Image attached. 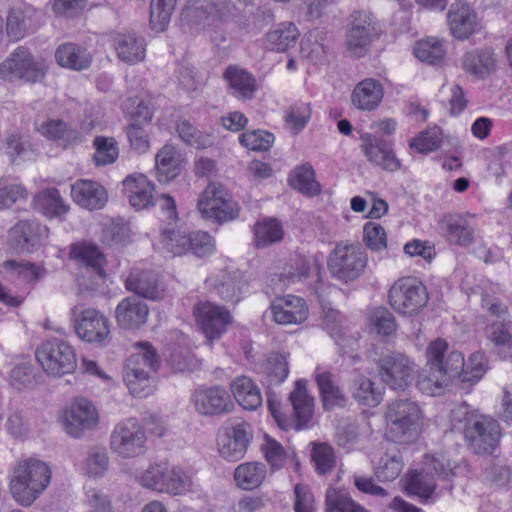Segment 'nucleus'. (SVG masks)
Returning a JSON list of instances; mask_svg holds the SVG:
<instances>
[{
    "label": "nucleus",
    "mask_w": 512,
    "mask_h": 512,
    "mask_svg": "<svg viewBox=\"0 0 512 512\" xmlns=\"http://www.w3.org/2000/svg\"><path fill=\"white\" fill-rule=\"evenodd\" d=\"M350 28L346 35L348 51L355 57L363 56L370 45L374 32L371 15L367 12L357 11L352 14Z\"/></svg>",
    "instance_id": "aec40b11"
},
{
    "label": "nucleus",
    "mask_w": 512,
    "mask_h": 512,
    "mask_svg": "<svg viewBox=\"0 0 512 512\" xmlns=\"http://www.w3.org/2000/svg\"><path fill=\"white\" fill-rule=\"evenodd\" d=\"M55 58L60 66L76 71L87 69L92 62L91 54L74 43L60 45L56 49Z\"/></svg>",
    "instance_id": "c9c22d12"
},
{
    "label": "nucleus",
    "mask_w": 512,
    "mask_h": 512,
    "mask_svg": "<svg viewBox=\"0 0 512 512\" xmlns=\"http://www.w3.org/2000/svg\"><path fill=\"white\" fill-rule=\"evenodd\" d=\"M41 25V13L27 3L11 7L6 16V34L10 41L17 42L34 33Z\"/></svg>",
    "instance_id": "2eb2a0df"
},
{
    "label": "nucleus",
    "mask_w": 512,
    "mask_h": 512,
    "mask_svg": "<svg viewBox=\"0 0 512 512\" xmlns=\"http://www.w3.org/2000/svg\"><path fill=\"white\" fill-rule=\"evenodd\" d=\"M75 203L88 210H98L105 206L108 195L102 185L91 180H78L71 187Z\"/></svg>",
    "instance_id": "bb28decb"
},
{
    "label": "nucleus",
    "mask_w": 512,
    "mask_h": 512,
    "mask_svg": "<svg viewBox=\"0 0 512 512\" xmlns=\"http://www.w3.org/2000/svg\"><path fill=\"white\" fill-rule=\"evenodd\" d=\"M125 287L128 291L150 300L160 299L164 295L158 275L150 270H132L125 280Z\"/></svg>",
    "instance_id": "393cba45"
},
{
    "label": "nucleus",
    "mask_w": 512,
    "mask_h": 512,
    "mask_svg": "<svg viewBox=\"0 0 512 512\" xmlns=\"http://www.w3.org/2000/svg\"><path fill=\"white\" fill-rule=\"evenodd\" d=\"M191 233L181 228H165L161 233L163 248L173 256H181L189 252Z\"/></svg>",
    "instance_id": "37998d69"
},
{
    "label": "nucleus",
    "mask_w": 512,
    "mask_h": 512,
    "mask_svg": "<svg viewBox=\"0 0 512 512\" xmlns=\"http://www.w3.org/2000/svg\"><path fill=\"white\" fill-rule=\"evenodd\" d=\"M383 94V87L378 81L366 78L355 86L351 94V102L359 110L371 111L378 107Z\"/></svg>",
    "instance_id": "c85d7f7f"
},
{
    "label": "nucleus",
    "mask_w": 512,
    "mask_h": 512,
    "mask_svg": "<svg viewBox=\"0 0 512 512\" xmlns=\"http://www.w3.org/2000/svg\"><path fill=\"white\" fill-rule=\"evenodd\" d=\"M231 392L237 403L246 410H256L262 404L258 386L247 376L236 377L230 384Z\"/></svg>",
    "instance_id": "473e14b6"
},
{
    "label": "nucleus",
    "mask_w": 512,
    "mask_h": 512,
    "mask_svg": "<svg viewBox=\"0 0 512 512\" xmlns=\"http://www.w3.org/2000/svg\"><path fill=\"white\" fill-rule=\"evenodd\" d=\"M193 313L197 324L210 342L220 338L232 319L227 309L211 302H199Z\"/></svg>",
    "instance_id": "dca6fc26"
},
{
    "label": "nucleus",
    "mask_w": 512,
    "mask_h": 512,
    "mask_svg": "<svg viewBox=\"0 0 512 512\" xmlns=\"http://www.w3.org/2000/svg\"><path fill=\"white\" fill-rule=\"evenodd\" d=\"M35 356L43 370L53 377L71 374L77 367V356L73 347L58 338L42 342L36 349Z\"/></svg>",
    "instance_id": "423d86ee"
},
{
    "label": "nucleus",
    "mask_w": 512,
    "mask_h": 512,
    "mask_svg": "<svg viewBox=\"0 0 512 512\" xmlns=\"http://www.w3.org/2000/svg\"><path fill=\"white\" fill-rule=\"evenodd\" d=\"M163 479L158 492L180 495L187 491L189 478L184 472L174 466L164 464Z\"/></svg>",
    "instance_id": "de8ad7c7"
},
{
    "label": "nucleus",
    "mask_w": 512,
    "mask_h": 512,
    "mask_svg": "<svg viewBox=\"0 0 512 512\" xmlns=\"http://www.w3.org/2000/svg\"><path fill=\"white\" fill-rule=\"evenodd\" d=\"M130 146L137 153H146L150 148L149 134L141 123L131 122L126 128Z\"/></svg>",
    "instance_id": "338daca9"
},
{
    "label": "nucleus",
    "mask_w": 512,
    "mask_h": 512,
    "mask_svg": "<svg viewBox=\"0 0 512 512\" xmlns=\"http://www.w3.org/2000/svg\"><path fill=\"white\" fill-rule=\"evenodd\" d=\"M32 206L46 217H60L69 211V206L56 188H47L34 195Z\"/></svg>",
    "instance_id": "e433bc0d"
},
{
    "label": "nucleus",
    "mask_w": 512,
    "mask_h": 512,
    "mask_svg": "<svg viewBox=\"0 0 512 512\" xmlns=\"http://www.w3.org/2000/svg\"><path fill=\"white\" fill-rule=\"evenodd\" d=\"M240 143L254 151H266L274 142V135L264 130L246 131L239 137Z\"/></svg>",
    "instance_id": "052dcab7"
},
{
    "label": "nucleus",
    "mask_w": 512,
    "mask_h": 512,
    "mask_svg": "<svg viewBox=\"0 0 512 512\" xmlns=\"http://www.w3.org/2000/svg\"><path fill=\"white\" fill-rule=\"evenodd\" d=\"M49 230L37 220H21L9 231V241L18 253H31L47 239Z\"/></svg>",
    "instance_id": "f3484780"
},
{
    "label": "nucleus",
    "mask_w": 512,
    "mask_h": 512,
    "mask_svg": "<svg viewBox=\"0 0 512 512\" xmlns=\"http://www.w3.org/2000/svg\"><path fill=\"white\" fill-rule=\"evenodd\" d=\"M377 365L382 381L393 390H404L414 379L415 363L404 353H383Z\"/></svg>",
    "instance_id": "9b49d317"
},
{
    "label": "nucleus",
    "mask_w": 512,
    "mask_h": 512,
    "mask_svg": "<svg viewBox=\"0 0 512 512\" xmlns=\"http://www.w3.org/2000/svg\"><path fill=\"white\" fill-rule=\"evenodd\" d=\"M136 348L137 352L126 360L123 380L133 396L146 397L154 389L151 374L159 367V357L148 342L136 343Z\"/></svg>",
    "instance_id": "20e7f679"
},
{
    "label": "nucleus",
    "mask_w": 512,
    "mask_h": 512,
    "mask_svg": "<svg viewBox=\"0 0 512 512\" xmlns=\"http://www.w3.org/2000/svg\"><path fill=\"white\" fill-rule=\"evenodd\" d=\"M447 237L451 243L467 246L474 240L473 229L459 218L449 217L445 220Z\"/></svg>",
    "instance_id": "864d4df0"
},
{
    "label": "nucleus",
    "mask_w": 512,
    "mask_h": 512,
    "mask_svg": "<svg viewBox=\"0 0 512 512\" xmlns=\"http://www.w3.org/2000/svg\"><path fill=\"white\" fill-rule=\"evenodd\" d=\"M251 439L252 433L245 423L221 427L217 434L218 446L222 448H247Z\"/></svg>",
    "instance_id": "79ce46f5"
},
{
    "label": "nucleus",
    "mask_w": 512,
    "mask_h": 512,
    "mask_svg": "<svg viewBox=\"0 0 512 512\" xmlns=\"http://www.w3.org/2000/svg\"><path fill=\"white\" fill-rule=\"evenodd\" d=\"M289 401L293 408L291 418H285L280 412L279 405L269 400L268 407L272 416L284 429L293 428L299 431L306 428L313 416L314 399L308 395L304 379L296 381L295 388L289 395Z\"/></svg>",
    "instance_id": "6e6552de"
},
{
    "label": "nucleus",
    "mask_w": 512,
    "mask_h": 512,
    "mask_svg": "<svg viewBox=\"0 0 512 512\" xmlns=\"http://www.w3.org/2000/svg\"><path fill=\"white\" fill-rule=\"evenodd\" d=\"M445 53L442 41L434 37L417 42L414 48L416 58L431 65L440 63Z\"/></svg>",
    "instance_id": "09e8293b"
},
{
    "label": "nucleus",
    "mask_w": 512,
    "mask_h": 512,
    "mask_svg": "<svg viewBox=\"0 0 512 512\" xmlns=\"http://www.w3.org/2000/svg\"><path fill=\"white\" fill-rule=\"evenodd\" d=\"M389 304L398 313L413 315L428 302L425 286L413 278H401L394 282L388 293Z\"/></svg>",
    "instance_id": "9d476101"
},
{
    "label": "nucleus",
    "mask_w": 512,
    "mask_h": 512,
    "mask_svg": "<svg viewBox=\"0 0 512 512\" xmlns=\"http://www.w3.org/2000/svg\"><path fill=\"white\" fill-rule=\"evenodd\" d=\"M0 73L4 78L16 77L35 83L44 78L45 69L41 63L34 60L26 48L18 47L1 63Z\"/></svg>",
    "instance_id": "4468645a"
},
{
    "label": "nucleus",
    "mask_w": 512,
    "mask_h": 512,
    "mask_svg": "<svg viewBox=\"0 0 512 512\" xmlns=\"http://www.w3.org/2000/svg\"><path fill=\"white\" fill-rule=\"evenodd\" d=\"M123 192L136 210L146 209L154 204V185L143 174L128 175L122 182Z\"/></svg>",
    "instance_id": "cd10ccee"
},
{
    "label": "nucleus",
    "mask_w": 512,
    "mask_h": 512,
    "mask_svg": "<svg viewBox=\"0 0 512 512\" xmlns=\"http://www.w3.org/2000/svg\"><path fill=\"white\" fill-rule=\"evenodd\" d=\"M488 339L497 348L512 351V327L509 322H494L488 327Z\"/></svg>",
    "instance_id": "69168bd1"
},
{
    "label": "nucleus",
    "mask_w": 512,
    "mask_h": 512,
    "mask_svg": "<svg viewBox=\"0 0 512 512\" xmlns=\"http://www.w3.org/2000/svg\"><path fill=\"white\" fill-rule=\"evenodd\" d=\"M366 265L367 255L360 246L342 243L336 244L327 260L332 277L343 282L357 279Z\"/></svg>",
    "instance_id": "1a4fd4ad"
},
{
    "label": "nucleus",
    "mask_w": 512,
    "mask_h": 512,
    "mask_svg": "<svg viewBox=\"0 0 512 512\" xmlns=\"http://www.w3.org/2000/svg\"><path fill=\"white\" fill-rule=\"evenodd\" d=\"M74 314V329L81 340L100 345L109 342V321L103 313L94 308H83Z\"/></svg>",
    "instance_id": "f8f14e48"
},
{
    "label": "nucleus",
    "mask_w": 512,
    "mask_h": 512,
    "mask_svg": "<svg viewBox=\"0 0 512 512\" xmlns=\"http://www.w3.org/2000/svg\"><path fill=\"white\" fill-rule=\"evenodd\" d=\"M182 157L171 144L164 145L155 156V165L160 182H169L176 178L181 171Z\"/></svg>",
    "instance_id": "2f4dec72"
},
{
    "label": "nucleus",
    "mask_w": 512,
    "mask_h": 512,
    "mask_svg": "<svg viewBox=\"0 0 512 512\" xmlns=\"http://www.w3.org/2000/svg\"><path fill=\"white\" fill-rule=\"evenodd\" d=\"M223 78L227 82L232 94L241 99H251L257 89L253 75L237 66H228Z\"/></svg>",
    "instance_id": "72a5a7b5"
},
{
    "label": "nucleus",
    "mask_w": 512,
    "mask_h": 512,
    "mask_svg": "<svg viewBox=\"0 0 512 512\" xmlns=\"http://www.w3.org/2000/svg\"><path fill=\"white\" fill-rule=\"evenodd\" d=\"M51 474L43 461L30 458L18 463L9 483L12 497L20 505L30 506L49 485Z\"/></svg>",
    "instance_id": "7ed1b4c3"
},
{
    "label": "nucleus",
    "mask_w": 512,
    "mask_h": 512,
    "mask_svg": "<svg viewBox=\"0 0 512 512\" xmlns=\"http://www.w3.org/2000/svg\"><path fill=\"white\" fill-rule=\"evenodd\" d=\"M353 399L367 407H376L382 401L381 390L369 378L357 376L349 386Z\"/></svg>",
    "instance_id": "ea45409f"
},
{
    "label": "nucleus",
    "mask_w": 512,
    "mask_h": 512,
    "mask_svg": "<svg viewBox=\"0 0 512 512\" xmlns=\"http://www.w3.org/2000/svg\"><path fill=\"white\" fill-rule=\"evenodd\" d=\"M191 401L195 410L206 416L230 412L234 406L229 393L218 385L195 390Z\"/></svg>",
    "instance_id": "a211bd4d"
},
{
    "label": "nucleus",
    "mask_w": 512,
    "mask_h": 512,
    "mask_svg": "<svg viewBox=\"0 0 512 512\" xmlns=\"http://www.w3.org/2000/svg\"><path fill=\"white\" fill-rule=\"evenodd\" d=\"M266 373L270 385L281 384L289 373L286 356L279 353L272 354L268 359Z\"/></svg>",
    "instance_id": "0e129e2a"
},
{
    "label": "nucleus",
    "mask_w": 512,
    "mask_h": 512,
    "mask_svg": "<svg viewBox=\"0 0 512 512\" xmlns=\"http://www.w3.org/2000/svg\"><path fill=\"white\" fill-rule=\"evenodd\" d=\"M378 456L373 457L374 473L379 481H392L402 471L403 459L400 450H380Z\"/></svg>",
    "instance_id": "58836bf2"
},
{
    "label": "nucleus",
    "mask_w": 512,
    "mask_h": 512,
    "mask_svg": "<svg viewBox=\"0 0 512 512\" xmlns=\"http://www.w3.org/2000/svg\"><path fill=\"white\" fill-rule=\"evenodd\" d=\"M310 117V104L299 102L290 106L286 111L285 122L294 133H298L304 129Z\"/></svg>",
    "instance_id": "bf43d9fd"
},
{
    "label": "nucleus",
    "mask_w": 512,
    "mask_h": 512,
    "mask_svg": "<svg viewBox=\"0 0 512 512\" xmlns=\"http://www.w3.org/2000/svg\"><path fill=\"white\" fill-rule=\"evenodd\" d=\"M271 312L274 321L280 325L301 324L309 315L304 299L294 295L276 299L271 305Z\"/></svg>",
    "instance_id": "5701e85b"
},
{
    "label": "nucleus",
    "mask_w": 512,
    "mask_h": 512,
    "mask_svg": "<svg viewBox=\"0 0 512 512\" xmlns=\"http://www.w3.org/2000/svg\"><path fill=\"white\" fill-rule=\"evenodd\" d=\"M254 235L256 246L265 247L282 240L283 229L276 219H265L255 224Z\"/></svg>",
    "instance_id": "8fccbe9b"
},
{
    "label": "nucleus",
    "mask_w": 512,
    "mask_h": 512,
    "mask_svg": "<svg viewBox=\"0 0 512 512\" xmlns=\"http://www.w3.org/2000/svg\"><path fill=\"white\" fill-rule=\"evenodd\" d=\"M462 67L470 75L485 78L496 68L495 54L490 48L468 51L463 55Z\"/></svg>",
    "instance_id": "c756f323"
},
{
    "label": "nucleus",
    "mask_w": 512,
    "mask_h": 512,
    "mask_svg": "<svg viewBox=\"0 0 512 512\" xmlns=\"http://www.w3.org/2000/svg\"><path fill=\"white\" fill-rule=\"evenodd\" d=\"M96 152L94 161L97 165H108L116 161L119 155L118 145L114 138L98 136L94 140Z\"/></svg>",
    "instance_id": "5fc2aeb1"
},
{
    "label": "nucleus",
    "mask_w": 512,
    "mask_h": 512,
    "mask_svg": "<svg viewBox=\"0 0 512 512\" xmlns=\"http://www.w3.org/2000/svg\"><path fill=\"white\" fill-rule=\"evenodd\" d=\"M317 383L323 407L332 410L336 407H344L346 397L334 380V375L328 371L316 372Z\"/></svg>",
    "instance_id": "f704fd0d"
},
{
    "label": "nucleus",
    "mask_w": 512,
    "mask_h": 512,
    "mask_svg": "<svg viewBox=\"0 0 512 512\" xmlns=\"http://www.w3.org/2000/svg\"><path fill=\"white\" fill-rule=\"evenodd\" d=\"M114 46L118 58L127 64H135L145 58V40L135 33L118 34Z\"/></svg>",
    "instance_id": "7c9ffc66"
},
{
    "label": "nucleus",
    "mask_w": 512,
    "mask_h": 512,
    "mask_svg": "<svg viewBox=\"0 0 512 512\" xmlns=\"http://www.w3.org/2000/svg\"><path fill=\"white\" fill-rule=\"evenodd\" d=\"M288 182L291 187L307 196H316L321 191L320 184L315 179V171L308 163L296 167Z\"/></svg>",
    "instance_id": "a19ab883"
},
{
    "label": "nucleus",
    "mask_w": 512,
    "mask_h": 512,
    "mask_svg": "<svg viewBox=\"0 0 512 512\" xmlns=\"http://www.w3.org/2000/svg\"><path fill=\"white\" fill-rule=\"evenodd\" d=\"M39 130L44 136L57 141L63 147L75 143L79 137L75 129L61 120H50L43 123Z\"/></svg>",
    "instance_id": "49530a36"
},
{
    "label": "nucleus",
    "mask_w": 512,
    "mask_h": 512,
    "mask_svg": "<svg viewBox=\"0 0 512 512\" xmlns=\"http://www.w3.org/2000/svg\"><path fill=\"white\" fill-rule=\"evenodd\" d=\"M109 459L103 450L91 453L83 462L82 470L89 477H101L108 468Z\"/></svg>",
    "instance_id": "774afa93"
},
{
    "label": "nucleus",
    "mask_w": 512,
    "mask_h": 512,
    "mask_svg": "<svg viewBox=\"0 0 512 512\" xmlns=\"http://www.w3.org/2000/svg\"><path fill=\"white\" fill-rule=\"evenodd\" d=\"M385 418L387 438L394 443L407 445L417 438L423 416L417 402L399 399L387 406Z\"/></svg>",
    "instance_id": "39448f33"
},
{
    "label": "nucleus",
    "mask_w": 512,
    "mask_h": 512,
    "mask_svg": "<svg viewBox=\"0 0 512 512\" xmlns=\"http://www.w3.org/2000/svg\"><path fill=\"white\" fill-rule=\"evenodd\" d=\"M177 133L180 139L187 145L196 149L205 148L210 145V138L208 135L203 134L197 130L187 120H182L177 124Z\"/></svg>",
    "instance_id": "4d7b16f0"
},
{
    "label": "nucleus",
    "mask_w": 512,
    "mask_h": 512,
    "mask_svg": "<svg viewBox=\"0 0 512 512\" xmlns=\"http://www.w3.org/2000/svg\"><path fill=\"white\" fill-rule=\"evenodd\" d=\"M176 0H151L150 25L153 30L161 32L168 26L175 9Z\"/></svg>",
    "instance_id": "3c124183"
},
{
    "label": "nucleus",
    "mask_w": 512,
    "mask_h": 512,
    "mask_svg": "<svg viewBox=\"0 0 512 512\" xmlns=\"http://www.w3.org/2000/svg\"><path fill=\"white\" fill-rule=\"evenodd\" d=\"M371 322L379 335L389 337L396 332L395 317L385 307H377L371 312Z\"/></svg>",
    "instance_id": "680f3d73"
},
{
    "label": "nucleus",
    "mask_w": 512,
    "mask_h": 512,
    "mask_svg": "<svg viewBox=\"0 0 512 512\" xmlns=\"http://www.w3.org/2000/svg\"><path fill=\"white\" fill-rule=\"evenodd\" d=\"M300 33L292 22L282 23L266 35L267 43L271 49L277 51H286L287 48L294 45Z\"/></svg>",
    "instance_id": "a18cd8bd"
},
{
    "label": "nucleus",
    "mask_w": 512,
    "mask_h": 512,
    "mask_svg": "<svg viewBox=\"0 0 512 512\" xmlns=\"http://www.w3.org/2000/svg\"><path fill=\"white\" fill-rule=\"evenodd\" d=\"M148 305L137 297L122 299L115 309L118 326L125 330H137L143 327L149 316Z\"/></svg>",
    "instance_id": "4be33fe9"
},
{
    "label": "nucleus",
    "mask_w": 512,
    "mask_h": 512,
    "mask_svg": "<svg viewBox=\"0 0 512 512\" xmlns=\"http://www.w3.org/2000/svg\"><path fill=\"white\" fill-rule=\"evenodd\" d=\"M425 464L431 467L442 479L454 476V470L457 467L456 462L451 459L448 450H436L433 454H426Z\"/></svg>",
    "instance_id": "603ef678"
},
{
    "label": "nucleus",
    "mask_w": 512,
    "mask_h": 512,
    "mask_svg": "<svg viewBox=\"0 0 512 512\" xmlns=\"http://www.w3.org/2000/svg\"><path fill=\"white\" fill-rule=\"evenodd\" d=\"M144 442L145 433L134 418H130L127 422L118 424L111 435V444L115 448L121 446L141 448Z\"/></svg>",
    "instance_id": "4c0bfd02"
},
{
    "label": "nucleus",
    "mask_w": 512,
    "mask_h": 512,
    "mask_svg": "<svg viewBox=\"0 0 512 512\" xmlns=\"http://www.w3.org/2000/svg\"><path fill=\"white\" fill-rule=\"evenodd\" d=\"M427 369L417 380L419 390L427 395H440L449 381L465 367L464 357L458 351H448V343L441 338L432 341L426 350Z\"/></svg>",
    "instance_id": "f257e3e1"
},
{
    "label": "nucleus",
    "mask_w": 512,
    "mask_h": 512,
    "mask_svg": "<svg viewBox=\"0 0 512 512\" xmlns=\"http://www.w3.org/2000/svg\"><path fill=\"white\" fill-rule=\"evenodd\" d=\"M442 142V130L438 126L428 128L426 131L414 138L410 147L415 148L420 153H428L438 149Z\"/></svg>",
    "instance_id": "13d9d810"
},
{
    "label": "nucleus",
    "mask_w": 512,
    "mask_h": 512,
    "mask_svg": "<svg viewBox=\"0 0 512 512\" xmlns=\"http://www.w3.org/2000/svg\"><path fill=\"white\" fill-rule=\"evenodd\" d=\"M206 285L210 290L215 291L221 299L234 305L241 299L246 280L240 271L222 270L207 278Z\"/></svg>",
    "instance_id": "412c9836"
},
{
    "label": "nucleus",
    "mask_w": 512,
    "mask_h": 512,
    "mask_svg": "<svg viewBox=\"0 0 512 512\" xmlns=\"http://www.w3.org/2000/svg\"><path fill=\"white\" fill-rule=\"evenodd\" d=\"M202 217L216 223L234 220L239 215V205L233 200L222 184L210 182L197 201Z\"/></svg>",
    "instance_id": "0eeeda50"
},
{
    "label": "nucleus",
    "mask_w": 512,
    "mask_h": 512,
    "mask_svg": "<svg viewBox=\"0 0 512 512\" xmlns=\"http://www.w3.org/2000/svg\"><path fill=\"white\" fill-rule=\"evenodd\" d=\"M265 472L262 463H245L235 469L234 478L240 488L252 490L262 483Z\"/></svg>",
    "instance_id": "c03bdc74"
},
{
    "label": "nucleus",
    "mask_w": 512,
    "mask_h": 512,
    "mask_svg": "<svg viewBox=\"0 0 512 512\" xmlns=\"http://www.w3.org/2000/svg\"><path fill=\"white\" fill-rule=\"evenodd\" d=\"M487 369L488 360L486 355L483 352H475L469 357L466 370L463 368L458 376L461 377L462 381L476 382L482 378Z\"/></svg>",
    "instance_id": "e2e57ef3"
},
{
    "label": "nucleus",
    "mask_w": 512,
    "mask_h": 512,
    "mask_svg": "<svg viewBox=\"0 0 512 512\" xmlns=\"http://www.w3.org/2000/svg\"><path fill=\"white\" fill-rule=\"evenodd\" d=\"M452 429L446 438L462 437L466 445L475 448H496L501 438L499 423L484 415H474L467 404H460L450 412Z\"/></svg>",
    "instance_id": "f03ea898"
},
{
    "label": "nucleus",
    "mask_w": 512,
    "mask_h": 512,
    "mask_svg": "<svg viewBox=\"0 0 512 512\" xmlns=\"http://www.w3.org/2000/svg\"><path fill=\"white\" fill-rule=\"evenodd\" d=\"M98 423V411L86 398L75 399L64 411L63 427L71 437H82L86 431L95 429Z\"/></svg>",
    "instance_id": "ddd939ff"
},
{
    "label": "nucleus",
    "mask_w": 512,
    "mask_h": 512,
    "mask_svg": "<svg viewBox=\"0 0 512 512\" xmlns=\"http://www.w3.org/2000/svg\"><path fill=\"white\" fill-rule=\"evenodd\" d=\"M360 140L361 150L371 164L389 172L400 168V161L387 141L371 133L362 134Z\"/></svg>",
    "instance_id": "6ab92c4d"
},
{
    "label": "nucleus",
    "mask_w": 512,
    "mask_h": 512,
    "mask_svg": "<svg viewBox=\"0 0 512 512\" xmlns=\"http://www.w3.org/2000/svg\"><path fill=\"white\" fill-rule=\"evenodd\" d=\"M70 258L85 265L91 273L95 274L96 285L105 280V256L99 247L91 242H77L70 247Z\"/></svg>",
    "instance_id": "a878e982"
},
{
    "label": "nucleus",
    "mask_w": 512,
    "mask_h": 512,
    "mask_svg": "<svg viewBox=\"0 0 512 512\" xmlns=\"http://www.w3.org/2000/svg\"><path fill=\"white\" fill-rule=\"evenodd\" d=\"M326 512H368L349 495L340 492H328L326 495Z\"/></svg>",
    "instance_id": "6e6d98bb"
},
{
    "label": "nucleus",
    "mask_w": 512,
    "mask_h": 512,
    "mask_svg": "<svg viewBox=\"0 0 512 512\" xmlns=\"http://www.w3.org/2000/svg\"><path fill=\"white\" fill-rule=\"evenodd\" d=\"M447 21L451 34L460 40L468 39L477 27L476 13L461 1L450 6Z\"/></svg>",
    "instance_id": "b1692460"
}]
</instances>
